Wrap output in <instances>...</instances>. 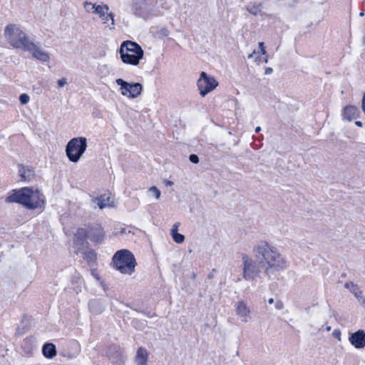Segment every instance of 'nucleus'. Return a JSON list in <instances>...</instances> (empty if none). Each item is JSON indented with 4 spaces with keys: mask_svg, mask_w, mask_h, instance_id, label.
I'll use <instances>...</instances> for the list:
<instances>
[{
    "mask_svg": "<svg viewBox=\"0 0 365 365\" xmlns=\"http://www.w3.org/2000/svg\"><path fill=\"white\" fill-rule=\"evenodd\" d=\"M252 252L257 262L246 254L242 256V277L245 280H255L261 269L271 279L288 267L287 260L278 249L267 241H261L254 245Z\"/></svg>",
    "mask_w": 365,
    "mask_h": 365,
    "instance_id": "f257e3e1",
    "label": "nucleus"
},
{
    "mask_svg": "<svg viewBox=\"0 0 365 365\" xmlns=\"http://www.w3.org/2000/svg\"><path fill=\"white\" fill-rule=\"evenodd\" d=\"M5 201L9 203H19L29 210L41 209L45 205L43 195L38 189L28 187L12 190Z\"/></svg>",
    "mask_w": 365,
    "mask_h": 365,
    "instance_id": "f03ea898",
    "label": "nucleus"
},
{
    "mask_svg": "<svg viewBox=\"0 0 365 365\" xmlns=\"http://www.w3.org/2000/svg\"><path fill=\"white\" fill-rule=\"evenodd\" d=\"M113 267L124 274L131 275L137 265L133 254L128 250H120L113 257Z\"/></svg>",
    "mask_w": 365,
    "mask_h": 365,
    "instance_id": "7ed1b4c3",
    "label": "nucleus"
},
{
    "mask_svg": "<svg viewBox=\"0 0 365 365\" xmlns=\"http://www.w3.org/2000/svg\"><path fill=\"white\" fill-rule=\"evenodd\" d=\"M119 52L122 61L124 63L133 66L138 65L144 54L140 46L131 41H123Z\"/></svg>",
    "mask_w": 365,
    "mask_h": 365,
    "instance_id": "20e7f679",
    "label": "nucleus"
},
{
    "mask_svg": "<svg viewBox=\"0 0 365 365\" xmlns=\"http://www.w3.org/2000/svg\"><path fill=\"white\" fill-rule=\"evenodd\" d=\"M4 36L12 47L24 51L32 41L19 26L14 24H9L5 28Z\"/></svg>",
    "mask_w": 365,
    "mask_h": 365,
    "instance_id": "39448f33",
    "label": "nucleus"
},
{
    "mask_svg": "<svg viewBox=\"0 0 365 365\" xmlns=\"http://www.w3.org/2000/svg\"><path fill=\"white\" fill-rule=\"evenodd\" d=\"M87 139L77 137L70 140L66 146V154L72 163H77L83 156L87 148Z\"/></svg>",
    "mask_w": 365,
    "mask_h": 365,
    "instance_id": "423d86ee",
    "label": "nucleus"
},
{
    "mask_svg": "<svg viewBox=\"0 0 365 365\" xmlns=\"http://www.w3.org/2000/svg\"><path fill=\"white\" fill-rule=\"evenodd\" d=\"M157 0H134L133 9L134 14L143 18L157 14L155 4Z\"/></svg>",
    "mask_w": 365,
    "mask_h": 365,
    "instance_id": "0eeeda50",
    "label": "nucleus"
},
{
    "mask_svg": "<svg viewBox=\"0 0 365 365\" xmlns=\"http://www.w3.org/2000/svg\"><path fill=\"white\" fill-rule=\"evenodd\" d=\"M115 83L120 86L122 96L128 98H137L143 91V86L140 83H128L122 78H117Z\"/></svg>",
    "mask_w": 365,
    "mask_h": 365,
    "instance_id": "6e6552de",
    "label": "nucleus"
},
{
    "mask_svg": "<svg viewBox=\"0 0 365 365\" xmlns=\"http://www.w3.org/2000/svg\"><path fill=\"white\" fill-rule=\"evenodd\" d=\"M217 86L218 83L214 77L208 76L204 71L201 72L200 78L197 80V88L202 97L213 91Z\"/></svg>",
    "mask_w": 365,
    "mask_h": 365,
    "instance_id": "1a4fd4ad",
    "label": "nucleus"
},
{
    "mask_svg": "<svg viewBox=\"0 0 365 365\" xmlns=\"http://www.w3.org/2000/svg\"><path fill=\"white\" fill-rule=\"evenodd\" d=\"M96 9V14L99 16L102 23L106 25V27H108L110 30L113 29L115 26L114 14L108 13V6L106 4H99Z\"/></svg>",
    "mask_w": 365,
    "mask_h": 365,
    "instance_id": "9d476101",
    "label": "nucleus"
},
{
    "mask_svg": "<svg viewBox=\"0 0 365 365\" xmlns=\"http://www.w3.org/2000/svg\"><path fill=\"white\" fill-rule=\"evenodd\" d=\"M31 53L32 56L40 61L48 62L50 61L49 54L44 51L40 45L34 43L33 41L29 43L27 48L25 50Z\"/></svg>",
    "mask_w": 365,
    "mask_h": 365,
    "instance_id": "9b49d317",
    "label": "nucleus"
},
{
    "mask_svg": "<svg viewBox=\"0 0 365 365\" xmlns=\"http://www.w3.org/2000/svg\"><path fill=\"white\" fill-rule=\"evenodd\" d=\"M107 356L112 364L122 365L124 363V358L121 353L120 348L117 345H111L108 348Z\"/></svg>",
    "mask_w": 365,
    "mask_h": 365,
    "instance_id": "f8f14e48",
    "label": "nucleus"
},
{
    "mask_svg": "<svg viewBox=\"0 0 365 365\" xmlns=\"http://www.w3.org/2000/svg\"><path fill=\"white\" fill-rule=\"evenodd\" d=\"M92 203L94 207H98L101 210L115 206L113 201L111 200L110 193H105L98 197L93 198Z\"/></svg>",
    "mask_w": 365,
    "mask_h": 365,
    "instance_id": "ddd939ff",
    "label": "nucleus"
},
{
    "mask_svg": "<svg viewBox=\"0 0 365 365\" xmlns=\"http://www.w3.org/2000/svg\"><path fill=\"white\" fill-rule=\"evenodd\" d=\"M349 341L356 349H363L365 347V331L360 329L354 333H351Z\"/></svg>",
    "mask_w": 365,
    "mask_h": 365,
    "instance_id": "4468645a",
    "label": "nucleus"
},
{
    "mask_svg": "<svg viewBox=\"0 0 365 365\" xmlns=\"http://www.w3.org/2000/svg\"><path fill=\"white\" fill-rule=\"evenodd\" d=\"M105 231L99 225H95L88 227V238L95 242H101L104 240Z\"/></svg>",
    "mask_w": 365,
    "mask_h": 365,
    "instance_id": "2eb2a0df",
    "label": "nucleus"
},
{
    "mask_svg": "<svg viewBox=\"0 0 365 365\" xmlns=\"http://www.w3.org/2000/svg\"><path fill=\"white\" fill-rule=\"evenodd\" d=\"M237 314L242 318V322H247L250 319V309L247 307V304L241 300L237 302L236 305Z\"/></svg>",
    "mask_w": 365,
    "mask_h": 365,
    "instance_id": "dca6fc26",
    "label": "nucleus"
},
{
    "mask_svg": "<svg viewBox=\"0 0 365 365\" xmlns=\"http://www.w3.org/2000/svg\"><path fill=\"white\" fill-rule=\"evenodd\" d=\"M88 307L93 314H100L105 310L103 302L100 299H93L89 301Z\"/></svg>",
    "mask_w": 365,
    "mask_h": 365,
    "instance_id": "f3484780",
    "label": "nucleus"
},
{
    "mask_svg": "<svg viewBox=\"0 0 365 365\" xmlns=\"http://www.w3.org/2000/svg\"><path fill=\"white\" fill-rule=\"evenodd\" d=\"M73 274L71 278V288L73 289L76 293L81 291V288L83 284V279L81 274L76 270L73 269Z\"/></svg>",
    "mask_w": 365,
    "mask_h": 365,
    "instance_id": "a211bd4d",
    "label": "nucleus"
},
{
    "mask_svg": "<svg viewBox=\"0 0 365 365\" xmlns=\"http://www.w3.org/2000/svg\"><path fill=\"white\" fill-rule=\"evenodd\" d=\"M360 112L359 109L354 106H347L343 110L344 118L351 121L359 116Z\"/></svg>",
    "mask_w": 365,
    "mask_h": 365,
    "instance_id": "6ab92c4d",
    "label": "nucleus"
},
{
    "mask_svg": "<svg viewBox=\"0 0 365 365\" xmlns=\"http://www.w3.org/2000/svg\"><path fill=\"white\" fill-rule=\"evenodd\" d=\"M19 175L22 181L29 182L35 175L34 170L32 168L20 166L19 169Z\"/></svg>",
    "mask_w": 365,
    "mask_h": 365,
    "instance_id": "aec40b11",
    "label": "nucleus"
},
{
    "mask_svg": "<svg viewBox=\"0 0 365 365\" xmlns=\"http://www.w3.org/2000/svg\"><path fill=\"white\" fill-rule=\"evenodd\" d=\"M148 359V353L147 350L143 347L138 349L135 361L137 365H147Z\"/></svg>",
    "mask_w": 365,
    "mask_h": 365,
    "instance_id": "412c9836",
    "label": "nucleus"
},
{
    "mask_svg": "<svg viewBox=\"0 0 365 365\" xmlns=\"http://www.w3.org/2000/svg\"><path fill=\"white\" fill-rule=\"evenodd\" d=\"M42 352L45 357L52 359L56 356V346L52 343H46L42 347Z\"/></svg>",
    "mask_w": 365,
    "mask_h": 365,
    "instance_id": "4be33fe9",
    "label": "nucleus"
},
{
    "mask_svg": "<svg viewBox=\"0 0 365 365\" xmlns=\"http://www.w3.org/2000/svg\"><path fill=\"white\" fill-rule=\"evenodd\" d=\"M344 287L349 289L357 298H362V292L360 291L359 287L354 284L352 282H347L345 283Z\"/></svg>",
    "mask_w": 365,
    "mask_h": 365,
    "instance_id": "5701e85b",
    "label": "nucleus"
},
{
    "mask_svg": "<svg viewBox=\"0 0 365 365\" xmlns=\"http://www.w3.org/2000/svg\"><path fill=\"white\" fill-rule=\"evenodd\" d=\"M86 238H88V228H79L75 233L74 243L76 245L80 241H83Z\"/></svg>",
    "mask_w": 365,
    "mask_h": 365,
    "instance_id": "b1692460",
    "label": "nucleus"
},
{
    "mask_svg": "<svg viewBox=\"0 0 365 365\" xmlns=\"http://www.w3.org/2000/svg\"><path fill=\"white\" fill-rule=\"evenodd\" d=\"M83 259L86 261L88 264L91 265L94 264L97 259V255L93 250H89L83 252Z\"/></svg>",
    "mask_w": 365,
    "mask_h": 365,
    "instance_id": "393cba45",
    "label": "nucleus"
},
{
    "mask_svg": "<svg viewBox=\"0 0 365 365\" xmlns=\"http://www.w3.org/2000/svg\"><path fill=\"white\" fill-rule=\"evenodd\" d=\"M21 346L22 349H24V353L27 354H31L33 353L34 346L32 344L31 339H26L24 340Z\"/></svg>",
    "mask_w": 365,
    "mask_h": 365,
    "instance_id": "a878e982",
    "label": "nucleus"
},
{
    "mask_svg": "<svg viewBox=\"0 0 365 365\" xmlns=\"http://www.w3.org/2000/svg\"><path fill=\"white\" fill-rule=\"evenodd\" d=\"M247 11L255 16H257L261 13V4H249L247 6Z\"/></svg>",
    "mask_w": 365,
    "mask_h": 365,
    "instance_id": "bb28decb",
    "label": "nucleus"
},
{
    "mask_svg": "<svg viewBox=\"0 0 365 365\" xmlns=\"http://www.w3.org/2000/svg\"><path fill=\"white\" fill-rule=\"evenodd\" d=\"M83 7L86 12L96 14V8L98 7V5L91 2L84 1Z\"/></svg>",
    "mask_w": 365,
    "mask_h": 365,
    "instance_id": "cd10ccee",
    "label": "nucleus"
},
{
    "mask_svg": "<svg viewBox=\"0 0 365 365\" xmlns=\"http://www.w3.org/2000/svg\"><path fill=\"white\" fill-rule=\"evenodd\" d=\"M148 192L150 194L155 200L160 198L161 192L156 186H152L148 190Z\"/></svg>",
    "mask_w": 365,
    "mask_h": 365,
    "instance_id": "c85d7f7f",
    "label": "nucleus"
},
{
    "mask_svg": "<svg viewBox=\"0 0 365 365\" xmlns=\"http://www.w3.org/2000/svg\"><path fill=\"white\" fill-rule=\"evenodd\" d=\"M173 238V240L178 243V244H181L184 241H185V236L182 234H180V233H173V235H172Z\"/></svg>",
    "mask_w": 365,
    "mask_h": 365,
    "instance_id": "c756f323",
    "label": "nucleus"
},
{
    "mask_svg": "<svg viewBox=\"0 0 365 365\" xmlns=\"http://www.w3.org/2000/svg\"><path fill=\"white\" fill-rule=\"evenodd\" d=\"M29 100L30 98L26 93L21 94L19 96V101L23 105L28 103Z\"/></svg>",
    "mask_w": 365,
    "mask_h": 365,
    "instance_id": "7c9ffc66",
    "label": "nucleus"
},
{
    "mask_svg": "<svg viewBox=\"0 0 365 365\" xmlns=\"http://www.w3.org/2000/svg\"><path fill=\"white\" fill-rule=\"evenodd\" d=\"M91 275L98 282L101 281L100 274L96 269H91Z\"/></svg>",
    "mask_w": 365,
    "mask_h": 365,
    "instance_id": "2f4dec72",
    "label": "nucleus"
},
{
    "mask_svg": "<svg viewBox=\"0 0 365 365\" xmlns=\"http://www.w3.org/2000/svg\"><path fill=\"white\" fill-rule=\"evenodd\" d=\"M67 84V80L65 78H62L57 81V85L59 88H63Z\"/></svg>",
    "mask_w": 365,
    "mask_h": 365,
    "instance_id": "473e14b6",
    "label": "nucleus"
},
{
    "mask_svg": "<svg viewBox=\"0 0 365 365\" xmlns=\"http://www.w3.org/2000/svg\"><path fill=\"white\" fill-rule=\"evenodd\" d=\"M189 160L190 162H192V163H199V158L197 155L195 154H191L190 156H189Z\"/></svg>",
    "mask_w": 365,
    "mask_h": 365,
    "instance_id": "72a5a7b5",
    "label": "nucleus"
},
{
    "mask_svg": "<svg viewBox=\"0 0 365 365\" xmlns=\"http://www.w3.org/2000/svg\"><path fill=\"white\" fill-rule=\"evenodd\" d=\"M179 226H180V222H176L173 225L171 230H170L171 235H173V233H178V229Z\"/></svg>",
    "mask_w": 365,
    "mask_h": 365,
    "instance_id": "f704fd0d",
    "label": "nucleus"
},
{
    "mask_svg": "<svg viewBox=\"0 0 365 365\" xmlns=\"http://www.w3.org/2000/svg\"><path fill=\"white\" fill-rule=\"evenodd\" d=\"M333 336L339 341H341V331L339 329H335L333 331Z\"/></svg>",
    "mask_w": 365,
    "mask_h": 365,
    "instance_id": "c9c22d12",
    "label": "nucleus"
},
{
    "mask_svg": "<svg viewBox=\"0 0 365 365\" xmlns=\"http://www.w3.org/2000/svg\"><path fill=\"white\" fill-rule=\"evenodd\" d=\"M274 305H275V308L278 310L282 309L284 307V304H283L282 302L280 300L277 301Z\"/></svg>",
    "mask_w": 365,
    "mask_h": 365,
    "instance_id": "e433bc0d",
    "label": "nucleus"
},
{
    "mask_svg": "<svg viewBox=\"0 0 365 365\" xmlns=\"http://www.w3.org/2000/svg\"><path fill=\"white\" fill-rule=\"evenodd\" d=\"M259 47L260 48V51L262 53V55H265L267 53V51L265 50V47H264V44L263 42H259Z\"/></svg>",
    "mask_w": 365,
    "mask_h": 365,
    "instance_id": "4c0bfd02",
    "label": "nucleus"
},
{
    "mask_svg": "<svg viewBox=\"0 0 365 365\" xmlns=\"http://www.w3.org/2000/svg\"><path fill=\"white\" fill-rule=\"evenodd\" d=\"M100 284L101 286V287L103 288V289L106 292L108 289L107 286L106 285L105 282L103 281H100Z\"/></svg>",
    "mask_w": 365,
    "mask_h": 365,
    "instance_id": "58836bf2",
    "label": "nucleus"
},
{
    "mask_svg": "<svg viewBox=\"0 0 365 365\" xmlns=\"http://www.w3.org/2000/svg\"><path fill=\"white\" fill-rule=\"evenodd\" d=\"M272 72V69L271 68H267L265 70V73L269 74Z\"/></svg>",
    "mask_w": 365,
    "mask_h": 365,
    "instance_id": "ea45409f",
    "label": "nucleus"
},
{
    "mask_svg": "<svg viewBox=\"0 0 365 365\" xmlns=\"http://www.w3.org/2000/svg\"><path fill=\"white\" fill-rule=\"evenodd\" d=\"M355 125L358 127H362V123L361 121H355Z\"/></svg>",
    "mask_w": 365,
    "mask_h": 365,
    "instance_id": "a19ab883",
    "label": "nucleus"
},
{
    "mask_svg": "<svg viewBox=\"0 0 365 365\" xmlns=\"http://www.w3.org/2000/svg\"><path fill=\"white\" fill-rule=\"evenodd\" d=\"M256 52L253 51L252 53L249 54L248 58H252L255 55Z\"/></svg>",
    "mask_w": 365,
    "mask_h": 365,
    "instance_id": "79ce46f5",
    "label": "nucleus"
},
{
    "mask_svg": "<svg viewBox=\"0 0 365 365\" xmlns=\"http://www.w3.org/2000/svg\"><path fill=\"white\" fill-rule=\"evenodd\" d=\"M173 185V182L172 181H170V180L166 181L167 186H171Z\"/></svg>",
    "mask_w": 365,
    "mask_h": 365,
    "instance_id": "37998d69",
    "label": "nucleus"
},
{
    "mask_svg": "<svg viewBox=\"0 0 365 365\" xmlns=\"http://www.w3.org/2000/svg\"><path fill=\"white\" fill-rule=\"evenodd\" d=\"M268 303L270 304H273L274 303V299H272V298L269 299Z\"/></svg>",
    "mask_w": 365,
    "mask_h": 365,
    "instance_id": "c03bdc74",
    "label": "nucleus"
},
{
    "mask_svg": "<svg viewBox=\"0 0 365 365\" xmlns=\"http://www.w3.org/2000/svg\"><path fill=\"white\" fill-rule=\"evenodd\" d=\"M260 130H261V128L259 126L255 128V133H259Z\"/></svg>",
    "mask_w": 365,
    "mask_h": 365,
    "instance_id": "a18cd8bd",
    "label": "nucleus"
},
{
    "mask_svg": "<svg viewBox=\"0 0 365 365\" xmlns=\"http://www.w3.org/2000/svg\"><path fill=\"white\" fill-rule=\"evenodd\" d=\"M212 277H213V274H212V273H210V274H208V278H209V279H212Z\"/></svg>",
    "mask_w": 365,
    "mask_h": 365,
    "instance_id": "49530a36",
    "label": "nucleus"
},
{
    "mask_svg": "<svg viewBox=\"0 0 365 365\" xmlns=\"http://www.w3.org/2000/svg\"><path fill=\"white\" fill-rule=\"evenodd\" d=\"M364 15V12H361V13L359 14V16H363Z\"/></svg>",
    "mask_w": 365,
    "mask_h": 365,
    "instance_id": "de8ad7c7",
    "label": "nucleus"
},
{
    "mask_svg": "<svg viewBox=\"0 0 365 365\" xmlns=\"http://www.w3.org/2000/svg\"><path fill=\"white\" fill-rule=\"evenodd\" d=\"M331 329L330 327H327V330L329 331Z\"/></svg>",
    "mask_w": 365,
    "mask_h": 365,
    "instance_id": "09e8293b",
    "label": "nucleus"
},
{
    "mask_svg": "<svg viewBox=\"0 0 365 365\" xmlns=\"http://www.w3.org/2000/svg\"><path fill=\"white\" fill-rule=\"evenodd\" d=\"M124 230H125V229H122V230H121V232H122V233H123V232H124Z\"/></svg>",
    "mask_w": 365,
    "mask_h": 365,
    "instance_id": "8fccbe9b",
    "label": "nucleus"
}]
</instances>
